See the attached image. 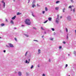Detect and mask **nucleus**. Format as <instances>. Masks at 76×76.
<instances>
[{
  "label": "nucleus",
  "mask_w": 76,
  "mask_h": 76,
  "mask_svg": "<svg viewBox=\"0 0 76 76\" xmlns=\"http://www.w3.org/2000/svg\"><path fill=\"white\" fill-rule=\"evenodd\" d=\"M25 22L26 24L28 25H31V22H30V20L29 19H26L25 21Z\"/></svg>",
  "instance_id": "obj_1"
},
{
  "label": "nucleus",
  "mask_w": 76,
  "mask_h": 76,
  "mask_svg": "<svg viewBox=\"0 0 76 76\" xmlns=\"http://www.w3.org/2000/svg\"><path fill=\"white\" fill-rule=\"evenodd\" d=\"M58 16L59 15H57V18H56V22L57 23H58V20H59V19H58Z\"/></svg>",
  "instance_id": "obj_2"
},
{
  "label": "nucleus",
  "mask_w": 76,
  "mask_h": 76,
  "mask_svg": "<svg viewBox=\"0 0 76 76\" xmlns=\"http://www.w3.org/2000/svg\"><path fill=\"white\" fill-rule=\"evenodd\" d=\"M2 3H4V4H3L4 8H5V6L6 5H5V2H4V0H2Z\"/></svg>",
  "instance_id": "obj_3"
},
{
  "label": "nucleus",
  "mask_w": 76,
  "mask_h": 76,
  "mask_svg": "<svg viewBox=\"0 0 76 76\" xmlns=\"http://www.w3.org/2000/svg\"><path fill=\"white\" fill-rule=\"evenodd\" d=\"M9 45H10V47H9V46H7V47H13V45L10 43L9 44Z\"/></svg>",
  "instance_id": "obj_4"
},
{
  "label": "nucleus",
  "mask_w": 76,
  "mask_h": 76,
  "mask_svg": "<svg viewBox=\"0 0 76 76\" xmlns=\"http://www.w3.org/2000/svg\"><path fill=\"white\" fill-rule=\"evenodd\" d=\"M28 60H29V61L28 62V61L26 60V63H29V61H30V59H29Z\"/></svg>",
  "instance_id": "obj_5"
},
{
  "label": "nucleus",
  "mask_w": 76,
  "mask_h": 76,
  "mask_svg": "<svg viewBox=\"0 0 76 76\" xmlns=\"http://www.w3.org/2000/svg\"><path fill=\"white\" fill-rule=\"evenodd\" d=\"M15 18H16V16H15L13 17L12 18V20H14L15 19Z\"/></svg>",
  "instance_id": "obj_6"
},
{
  "label": "nucleus",
  "mask_w": 76,
  "mask_h": 76,
  "mask_svg": "<svg viewBox=\"0 0 76 76\" xmlns=\"http://www.w3.org/2000/svg\"><path fill=\"white\" fill-rule=\"evenodd\" d=\"M10 23H12V25H13V24H14V23H13V20H11V21Z\"/></svg>",
  "instance_id": "obj_7"
},
{
  "label": "nucleus",
  "mask_w": 76,
  "mask_h": 76,
  "mask_svg": "<svg viewBox=\"0 0 76 76\" xmlns=\"http://www.w3.org/2000/svg\"><path fill=\"white\" fill-rule=\"evenodd\" d=\"M38 54H40L41 53V50L40 49H39L38 50Z\"/></svg>",
  "instance_id": "obj_8"
},
{
  "label": "nucleus",
  "mask_w": 76,
  "mask_h": 76,
  "mask_svg": "<svg viewBox=\"0 0 76 76\" xmlns=\"http://www.w3.org/2000/svg\"><path fill=\"white\" fill-rule=\"evenodd\" d=\"M32 7L33 8H34V7H36V5L35 4H32Z\"/></svg>",
  "instance_id": "obj_9"
},
{
  "label": "nucleus",
  "mask_w": 76,
  "mask_h": 76,
  "mask_svg": "<svg viewBox=\"0 0 76 76\" xmlns=\"http://www.w3.org/2000/svg\"><path fill=\"white\" fill-rule=\"evenodd\" d=\"M58 9H59V7H56L55 8V9L56 10H58Z\"/></svg>",
  "instance_id": "obj_10"
},
{
  "label": "nucleus",
  "mask_w": 76,
  "mask_h": 76,
  "mask_svg": "<svg viewBox=\"0 0 76 76\" xmlns=\"http://www.w3.org/2000/svg\"><path fill=\"white\" fill-rule=\"evenodd\" d=\"M48 20L50 21H51V17L49 18H48Z\"/></svg>",
  "instance_id": "obj_11"
},
{
  "label": "nucleus",
  "mask_w": 76,
  "mask_h": 76,
  "mask_svg": "<svg viewBox=\"0 0 76 76\" xmlns=\"http://www.w3.org/2000/svg\"><path fill=\"white\" fill-rule=\"evenodd\" d=\"M1 26H4V24L2 23L1 24Z\"/></svg>",
  "instance_id": "obj_12"
},
{
  "label": "nucleus",
  "mask_w": 76,
  "mask_h": 76,
  "mask_svg": "<svg viewBox=\"0 0 76 76\" xmlns=\"http://www.w3.org/2000/svg\"><path fill=\"white\" fill-rule=\"evenodd\" d=\"M18 75L19 76H21V72H20L18 73Z\"/></svg>",
  "instance_id": "obj_13"
},
{
  "label": "nucleus",
  "mask_w": 76,
  "mask_h": 76,
  "mask_svg": "<svg viewBox=\"0 0 76 76\" xmlns=\"http://www.w3.org/2000/svg\"><path fill=\"white\" fill-rule=\"evenodd\" d=\"M45 10L47 11H48V8L47 7L45 8Z\"/></svg>",
  "instance_id": "obj_14"
},
{
  "label": "nucleus",
  "mask_w": 76,
  "mask_h": 76,
  "mask_svg": "<svg viewBox=\"0 0 76 76\" xmlns=\"http://www.w3.org/2000/svg\"><path fill=\"white\" fill-rule=\"evenodd\" d=\"M68 36H69V34H67V35L66 39H69V37H68Z\"/></svg>",
  "instance_id": "obj_15"
},
{
  "label": "nucleus",
  "mask_w": 76,
  "mask_h": 76,
  "mask_svg": "<svg viewBox=\"0 0 76 76\" xmlns=\"http://www.w3.org/2000/svg\"><path fill=\"white\" fill-rule=\"evenodd\" d=\"M21 14V13H19V12H18L17 13V15H20Z\"/></svg>",
  "instance_id": "obj_16"
},
{
  "label": "nucleus",
  "mask_w": 76,
  "mask_h": 76,
  "mask_svg": "<svg viewBox=\"0 0 76 76\" xmlns=\"http://www.w3.org/2000/svg\"><path fill=\"white\" fill-rule=\"evenodd\" d=\"M47 22H48V20H46L44 22V23H47Z\"/></svg>",
  "instance_id": "obj_17"
},
{
  "label": "nucleus",
  "mask_w": 76,
  "mask_h": 76,
  "mask_svg": "<svg viewBox=\"0 0 76 76\" xmlns=\"http://www.w3.org/2000/svg\"><path fill=\"white\" fill-rule=\"evenodd\" d=\"M66 9H65V8H64L63 10V12H64V10H65Z\"/></svg>",
  "instance_id": "obj_18"
},
{
  "label": "nucleus",
  "mask_w": 76,
  "mask_h": 76,
  "mask_svg": "<svg viewBox=\"0 0 76 76\" xmlns=\"http://www.w3.org/2000/svg\"><path fill=\"white\" fill-rule=\"evenodd\" d=\"M60 2V1H57L56 2V3H59Z\"/></svg>",
  "instance_id": "obj_19"
},
{
  "label": "nucleus",
  "mask_w": 76,
  "mask_h": 76,
  "mask_svg": "<svg viewBox=\"0 0 76 76\" xmlns=\"http://www.w3.org/2000/svg\"><path fill=\"white\" fill-rule=\"evenodd\" d=\"M32 16H33V17H34L35 16H34V14L33 13H32Z\"/></svg>",
  "instance_id": "obj_20"
},
{
  "label": "nucleus",
  "mask_w": 76,
  "mask_h": 76,
  "mask_svg": "<svg viewBox=\"0 0 76 76\" xmlns=\"http://www.w3.org/2000/svg\"><path fill=\"white\" fill-rule=\"evenodd\" d=\"M52 30L53 31H54V28H52Z\"/></svg>",
  "instance_id": "obj_21"
},
{
  "label": "nucleus",
  "mask_w": 76,
  "mask_h": 76,
  "mask_svg": "<svg viewBox=\"0 0 76 76\" xmlns=\"http://www.w3.org/2000/svg\"><path fill=\"white\" fill-rule=\"evenodd\" d=\"M25 36L27 37H29V36H28V35L26 34L25 35Z\"/></svg>",
  "instance_id": "obj_22"
},
{
  "label": "nucleus",
  "mask_w": 76,
  "mask_h": 76,
  "mask_svg": "<svg viewBox=\"0 0 76 76\" xmlns=\"http://www.w3.org/2000/svg\"><path fill=\"white\" fill-rule=\"evenodd\" d=\"M34 67V66L33 65H32L31 67V69H32L33 67Z\"/></svg>",
  "instance_id": "obj_23"
},
{
  "label": "nucleus",
  "mask_w": 76,
  "mask_h": 76,
  "mask_svg": "<svg viewBox=\"0 0 76 76\" xmlns=\"http://www.w3.org/2000/svg\"><path fill=\"white\" fill-rule=\"evenodd\" d=\"M41 29H42V30H44V28H42V27H41Z\"/></svg>",
  "instance_id": "obj_24"
},
{
  "label": "nucleus",
  "mask_w": 76,
  "mask_h": 76,
  "mask_svg": "<svg viewBox=\"0 0 76 76\" xmlns=\"http://www.w3.org/2000/svg\"><path fill=\"white\" fill-rule=\"evenodd\" d=\"M63 44H66V42L64 41L63 42Z\"/></svg>",
  "instance_id": "obj_25"
},
{
  "label": "nucleus",
  "mask_w": 76,
  "mask_h": 76,
  "mask_svg": "<svg viewBox=\"0 0 76 76\" xmlns=\"http://www.w3.org/2000/svg\"><path fill=\"white\" fill-rule=\"evenodd\" d=\"M69 8H72V6H70L69 7Z\"/></svg>",
  "instance_id": "obj_26"
},
{
  "label": "nucleus",
  "mask_w": 76,
  "mask_h": 76,
  "mask_svg": "<svg viewBox=\"0 0 76 76\" xmlns=\"http://www.w3.org/2000/svg\"><path fill=\"white\" fill-rule=\"evenodd\" d=\"M53 38H52L51 39H50V40H51V41H53Z\"/></svg>",
  "instance_id": "obj_27"
},
{
  "label": "nucleus",
  "mask_w": 76,
  "mask_h": 76,
  "mask_svg": "<svg viewBox=\"0 0 76 76\" xmlns=\"http://www.w3.org/2000/svg\"><path fill=\"white\" fill-rule=\"evenodd\" d=\"M59 49L61 48V46H59Z\"/></svg>",
  "instance_id": "obj_28"
},
{
  "label": "nucleus",
  "mask_w": 76,
  "mask_h": 76,
  "mask_svg": "<svg viewBox=\"0 0 76 76\" xmlns=\"http://www.w3.org/2000/svg\"><path fill=\"white\" fill-rule=\"evenodd\" d=\"M5 20L6 22H8V21H7V19H5Z\"/></svg>",
  "instance_id": "obj_29"
},
{
  "label": "nucleus",
  "mask_w": 76,
  "mask_h": 76,
  "mask_svg": "<svg viewBox=\"0 0 76 76\" xmlns=\"http://www.w3.org/2000/svg\"><path fill=\"white\" fill-rule=\"evenodd\" d=\"M66 32H67V31H68V30H67V28H66Z\"/></svg>",
  "instance_id": "obj_30"
},
{
  "label": "nucleus",
  "mask_w": 76,
  "mask_h": 76,
  "mask_svg": "<svg viewBox=\"0 0 76 76\" xmlns=\"http://www.w3.org/2000/svg\"><path fill=\"white\" fill-rule=\"evenodd\" d=\"M28 53V52H27L26 53V55H27V53Z\"/></svg>",
  "instance_id": "obj_31"
},
{
  "label": "nucleus",
  "mask_w": 76,
  "mask_h": 76,
  "mask_svg": "<svg viewBox=\"0 0 76 76\" xmlns=\"http://www.w3.org/2000/svg\"><path fill=\"white\" fill-rule=\"evenodd\" d=\"M45 13V11H43L42 12V13L43 14H44V13Z\"/></svg>",
  "instance_id": "obj_32"
},
{
  "label": "nucleus",
  "mask_w": 76,
  "mask_h": 76,
  "mask_svg": "<svg viewBox=\"0 0 76 76\" xmlns=\"http://www.w3.org/2000/svg\"><path fill=\"white\" fill-rule=\"evenodd\" d=\"M73 11L74 12H75V9H73Z\"/></svg>",
  "instance_id": "obj_33"
},
{
  "label": "nucleus",
  "mask_w": 76,
  "mask_h": 76,
  "mask_svg": "<svg viewBox=\"0 0 76 76\" xmlns=\"http://www.w3.org/2000/svg\"><path fill=\"white\" fill-rule=\"evenodd\" d=\"M67 66H68V65H67V64H66V67H67Z\"/></svg>",
  "instance_id": "obj_34"
},
{
  "label": "nucleus",
  "mask_w": 76,
  "mask_h": 76,
  "mask_svg": "<svg viewBox=\"0 0 76 76\" xmlns=\"http://www.w3.org/2000/svg\"><path fill=\"white\" fill-rule=\"evenodd\" d=\"M33 29H37V28L35 27H33Z\"/></svg>",
  "instance_id": "obj_35"
},
{
  "label": "nucleus",
  "mask_w": 76,
  "mask_h": 76,
  "mask_svg": "<svg viewBox=\"0 0 76 76\" xmlns=\"http://www.w3.org/2000/svg\"><path fill=\"white\" fill-rule=\"evenodd\" d=\"M15 41H17V39L16 38H15Z\"/></svg>",
  "instance_id": "obj_36"
},
{
  "label": "nucleus",
  "mask_w": 76,
  "mask_h": 76,
  "mask_svg": "<svg viewBox=\"0 0 76 76\" xmlns=\"http://www.w3.org/2000/svg\"><path fill=\"white\" fill-rule=\"evenodd\" d=\"M49 62H50V61H51V59H49Z\"/></svg>",
  "instance_id": "obj_37"
},
{
  "label": "nucleus",
  "mask_w": 76,
  "mask_h": 76,
  "mask_svg": "<svg viewBox=\"0 0 76 76\" xmlns=\"http://www.w3.org/2000/svg\"><path fill=\"white\" fill-rule=\"evenodd\" d=\"M71 2H72V3H73V0H71Z\"/></svg>",
  "instance_id": "obj_38"
},
{
  "label": "nucleus",
  "mask_w": 76,
  "mask_h": 76,
  "mask_svg": "<svg viewBox=\"0 0 76 76\" xmlns=\"http://www.w3.org/2000/svg\"><path fill=\"white\" fill-rule=\"evenodd\" d=\"M43 76H45V74H43Z\"/></svg>",
  "instance_id": "obj_39"
},
{
  "label": "nucleus",
  "mask_w": 76,
  "mask_h": 76,
  "mask_svg": "<svg viewBox=\"0 0 76 76\" xmlns=\"http://www.w3.org/2000/svg\"><path fill=\"white\" fill-rule=\"evenodd\" d=\"M34 41H37V40H34Z\"/></svg>",
  "instance_id": "obj_40"
},
{
  "label": "nucleus",
  "mask_w": 76,
  "mask_h": 76,
  "mask_svg": "<svg viewBox=\"0 0 76 76\" xmlns=\"http://www.w3.org/2000/svg\"><path fill=\"white\" fill-rule=\"evenodd\" d=\"M4 53H5L6 52V50H4Z\"/></svg>",
  "instance_id": "obj_41"
},
{
  "label": "nucleus",
  "mask_w": 76,
  "mask_h": 76,
  "mask_svg": "<svg viewBox=\"0 0 76 76\" xmlns=\"http://www.w3.org/2000/svg\"><path fill=\"white\" fill-rule=\"evenodd\" d=\"M28 3H29V1H30V0H28Z\"/></svg>",
  "instance_id": "obj_42"
},
{
  "label": "nucleus",
  "mask_w": 76,
  "mask_h": 76,
  "mask_svg": "<svg viewBox=\"0 0 76 76\" xmlns=\"http://www.w3.org/2000/svg\"><path fill=\"white\" fill-rule=\"evenodd\" d=\"M71 11H72V9H71Z\"/></svg>",
  "instance_id": "obj_43"
},
{
  "label": "nucleus",
  "mask_w": 76,
  "mask_h": 76,
  "mask_svg": "<svg viewBox=\"0 0 76 76\" xmlns=\"http://www.w3.org/2000/svg\"><path fill=\"white\" fill-rule=\"evenodd\" d=\"M60 18H62V17L61 16V17H60Z\"/></svg>",
  "instance_id": "obj_44"
},
{
  "label": "nucleus",
  "mask_w": 76,
  "mask_h": 76,
  "mask_svg": "<svg viewBox=\"0 0 76 76\" xmlns=\"http://www.w3.org/2000/svg\"><path fill=\"white\" fill-rule=\"evenodd\" d=\"M43 37H44V35L42 36V38H43Z\"/></svg>",
  "instance_id": "obj_45"
},
{
  "label": "nucleus",
  "mask_w": 76,
  "mask_h": 76,
  "mask_svg": "<svg viewBox=\"0 0 76 76\" xmlns=\"http://www.w3.org/2000/svg\"><path fill=\"white\" fill-rule=\"evenodd\" d=\"M14 29H16V28H15Z\"/></svg>",
  "instance_id": "obj_46"
},
{
  "label": "nucleus",
  "mask_w": 76,
  "mask_h": 76,
  "mask_svg": "<svg viewBox=\"0 0 76 76\" xmlns=\"http://www.w3.org/2000/svg\"><path fill=\"white\" fill-rule=\"evenodd\" d=\"M75 33H76V30H75Z\"/></svg>",
  "instance_id": "obj_47"
},
{
  "label": "nucleus",
  "mask_w": 76,
  "mask_h": 76,
  "mask_svg": "<svg viewBox=\"0 0 76 76\" xmlns=\"http://www.w3.org/2000/svg\"><path fill=\"white\" fill-rule=\"evenodd\" d=\"M22 26H23V25H22Z\"/></svg>",
  "instance_id": "obj_48"
},
{
  "label": "nucleus",
  "mask_w": 76,
  "mask_h": 76,
  "mask_svg": "<svg viewBox=\"0 0 76 76\" xmlns=\"http://www.w3.org/2000/svg\"><path fill=\"white\" fill-rule=\"evenodd\" d=\"M68 56H70V54H68Z\"/></svg>",
  "instance_id": "obj_49"
},
{
  "label": "nucleus",
  "mask_w": 76,
  "mask_h": 76,
  "mask_svg": "<svg viewBox=\"0 0 76 76\" xmlns=\"http://www.w3.org/2000/svg\"><path fill=\"white\" fill-rule=\"evenodd\" d=\"M0 38H1V37H0Z\"/></svg>",
  "instance_id": "obj_50"
},
{
  "label": "nucleus",
  "mask_w": 76,
  "mask_h": 76,
  "mask_svg": "<svg viewBox=\"0 0 76 76\" xmlns=\"http://www.w3.org/2000/svg\"><path fill=\"white\" fill-rule=\"evenodd\" d=\"M38 67H39V66H38Z\"/></svg>",
  "instance_id": "obj_51"
},
{
  "label": "nucleus",
  "mask_w": 76,
  "mask_h": 76,
  "mask_svg": "<svg viewBox=\"0 0 76 76\" xmlns=\"http://www.w3.org/2000/svg\"><path fill=\"white\" fill-rule=\"evenodd\" d=\"M14 1H15V0H14Z\"/></svg>",
  "instance_id": "obj_52"
},
{
  "label": "nucleus",
  "mask_w": 76,
  "mask_h": 76,
  "mask_svg": "<svg viewBox=\"0 0 76 76\" xmlns=\"http://www.w3.org/2000/svg\"><path fill=\"white\" fill-rule=\"evenodd\" d=\"M33 3H34V2H33Z\"/></svg>",
  "instance_id": "obj_53"
}]
</instances>
